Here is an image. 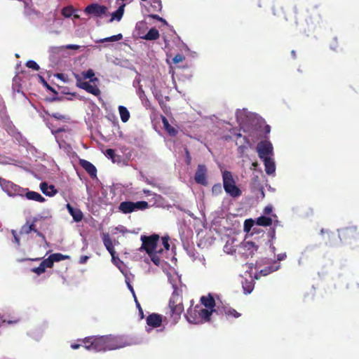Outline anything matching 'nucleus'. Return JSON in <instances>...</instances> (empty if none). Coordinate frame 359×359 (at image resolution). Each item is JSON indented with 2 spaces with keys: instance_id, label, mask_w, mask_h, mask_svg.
I'll use <instances>...</instances> for the list:
<instances>
[{
  "instance_id": "nucleus-1",
  "label": "nucleus",
  "mask_w": 359,
  "mask_h": 359,
  "mask_svg": "<svg viewBox=\"0 0 359 359\" xmlns=\"http://www.w3.org/2000/svg\"><path fill=\"white\" fill-rule=\"evenodd\" d=\"M82 343L87 350L95 352L116 350L126 345L121 337L112 335L88 337L82 340Z\"/></svg>"
},
{
  "instance_id": "nucleus-2",
  "label": "nucleus",
  "mask_w": 359,
  "mask_h": 359,
  "mask_svg": "<svg viewBox=\"0 0 359 359\" xmlns=\"http://www.w3.org/2000/svg\"><path fill=\"white\" fill-rule=\"evenodd\" d=\"M174 290L170 298L168 306L170 309V318L174 323H177L180 320L182 313L184 312V305L182 299V290L173 285Z\"/></svg>"
},
{
  "instance_id": "nucleus-3",
  "label": "nucleus",
  "mask_w": 359,
  "mask_h": 359,
  "mask_svg": "<svg viewBox=\"0 0 359 359\" xmlns=\"http://www.w3.org/2000/svg\"><path fill=\"white\" fill-rule=\"evenodd\" d=\"M222 180L223 187L226 194L233 198H236L241 195V191L236 185V182L231 172L227 170L224 171L222 172Z\"/></svg>"
},
{
  "instance_id": "nucleus-4",
  "label": "nucleus",
  "mask_w": 359,
  "mask_h": 359,
  "mask_svg": "<svg viewBox=\"0 0 359 359\" xmlns=\"http://www.w3.org/2000/svg\"><path fill=\"white\" fill-rule=\"evenodd\" d=\"M149 208L147 201H140L137 202L123 201L118 205V210L123 214H129L138 210H144Z\"/></svg>"
},
{
  "instance_id": "nucleus-5",
  "label": "nucleus",
  "mask_w": 359,
  "mask_h": 359,
  "mask_svg": "<svg viewBox=\"0 0 359 359\" xmlns=\"http://www.w3.org/2000/svg\"><path fill=\"white\" fill-rule=\"evenodd\" d=\"M159 238L158 234H153L149 236H142V245L141 248L144 249L149 255H151L153 252H161L162 249L157 250V243Z\"/></svg>"
},
{
  "instance_id": "nucleus-6",
  "label": "nucleus",
  "mask_w": 359,
  "mask_h": 359,
  "mask_svg": "<svg viewBox=\"0 0 359 359\" xmlns=\"http://www.w3.org/2000/svg\"><path fill=\"white\" fill-rule=\"evenodd\" d=\"M0 186L2 189L11 196H20L22 192L24 191L22 187L1 177H0Z\"/></svg>"
},
{
  "instance_id": "nucleus-7",
  "label": "nucleus",
  "mask_w": 359,
  "mask_h": 359,
  "mask_svg": "<svg viewBox=\"0 0 359 359\" xmlns=\"http://www.w3.org/2000/svg\"><path fill=\"white\" fill-rule=\"evenodd\" d=\"M341 241L348 242L359 237V229L355 226L342 228L338 231Z\"/></svg>"
},
{
  "instance_id": "nucleus-8",
  "label": "nucleus",
  "mask_w": 359,
  "mask_h": 359,
  "mask_svg": "<svg viewBox=\"0 0 359 359\" xmlns=\"http://www.w3.org/2000/svg\"><path fill=\"white\" fill-rule=\"evenodd\" d=\"M74 76L76 79L78 88L83 89L95 96H99L101 94L100 88L96 85H91L89 82L83 81L81 77L78 74L74 73Z\"/></svg>"
},
{
  "instance_id": "nucleus-9",
  "label": "nucleus",
  "mask_w": 359,
  "mask_h": 359,
  "mask_svg": "<svg viewBox=\"0 0 359 359\" xmlns=\"http://www.w3.org/2000/svg\"><path fill=\"white\" fill-rule=\"evenodd\" d=\"M273 147L269 142H261L257 145V152L261 159H266L271 158L270 155L272 154Z\"/></svg>"
},
{
  "instance_id": "nucleus-10",
  "label": "nucleus",
  "mask_w": 359,
  "mask_h": 359,
  "mask_svg": "<svg viewBox=\"0 0 359 359\" xmlns=\"http://www.w3.org/2000/svg\"><path fill=\"white\" fill-rule=\"evenodd\" d=\"M207 172L206 166L203 164H199L194 175L196 182L198 184L206 186L208 184Z\"/></svg>"
},
{
  "instance_id": "nucleus-11",
  "label": "nucleus",
  "mask_w": 359,
  "mask_h": 359,
  "mask_svg": "<svg viewBox=\"0 0 359 359\" xmlns=\"http://www.w3.org/2000/svg\"><path fill=\"white\" fill-rule=\"evenodd\" d=\"M107 8L105 6L100 5L98 4H92L86 7L84 11L87 14L93 15L96 17H101L105 15Z\"/></svg>"
},
{
  "instance_id": "nucleus-12",
  "label": "nucleus",
  "mask_w": 359,
  "mask_h": 359,
  "mask_svg": "<svg viewBox=\"0 0 359 359\" xmlns=\"http://www.w3.org/2000/svg\"><path fill=\"white\" fill-rule=\"evenodd\" d=\"M198 310L199 309H197V305L194 306L193 304H191L184 315L188 322L193 324L201 323V317L199 315V311Z\"/></svg>"
},
{
  "instance_id": "nucleus-13",
  "label": "nucleus",
  "mask_w": 359,
  "mask_h": 359,
  "mask_svg": "<svg viewBox=\"0 0 359 359\" xmlns=\"http://www.w3.org/2000/svg\"><path fill=\"white\" fill-rule=\"evenodd\" d=\"M241 248L243 255L246 257H252L258 250V246L252 241H245Z\"/></svg>"
},
{
  "instance_id": "nucleus-14",
  "label": "nucleus",
  "mask_w": 359,
  "mask_h": 359,
  "mask_svg": "<svg viewBox=\"0 0 359 359\" xmlns=\"http://www.w3.org/2000/svg\"><path fill=\"white\" fill-rule=\"evenodd\" d=\"M22 190L24 191L22 192V195L20 196H25L27 199L31 200V201H35L40 203H43L46 199L44 197H43L39 193L34 191H29L28 189L22 188Z\"/></svg>"
},
{
  "instance_id": "nucleus-15",
  "label": "nucleus",
  "mask_w": 359,
  "mask_h": 359,
  "mask_svg": "<svg viewBox=\"0 0 359 359\" xmlns=\"http://www.w3.org/2000/svg\"><path fill=\"white\" fill-rule=\"evenodd\" d=\"M147 324L152 327H158L162 324V316L158 313H151L147 318Z\"/></svg>"
},
{
  "instance_id": "nucleus-16",
  "label": "nucleus",
  "mask_w": 359,
  "mask_h": 359,
  "mask_svg": "<svg viewBox=\"0 0 359 359\" xmlns=\"http://www.w3.org/2000/svg\"><path fill=\"white\" fill-rule=\"evenodd\" d=\"M66 208L76 222H79L83 219V214L79 208H73L69 203L66 205Z\"/></svg>"
},
{
  "instance_id": "nucleus-17",
  "label": "nucleus",
  "mask_w": 359,
  "mask_h": 359,
  "mask_svg": "<svg viewBox=\"0 0 359 359\" xmlns=\"http://www.w3.org/2000/svg\"><path fill=\"white\" fill-rule=\"evenodd\" d=\"M201 305L204 306L205 308L213 311V312H217V311L214 309L215 306V301L214 297L209 294L207 296H202L201 297Z\"/></svg>"
},
{
  "instance_id": "nucleus-18",
  "label": "nucleus",
  "mask_w": 359,
  "mask_h": 359,
  "mask_svg": "<svg viewBox=\"0 0 359 359\" xmlns=\"http://www.w3.org/2000/svg\"><path fill=\"white\" fill-rule=\"evenodd\" d=\"M80 165L92 177L96 176L97 169L93 163L83 159L80 161Z\"/></svg>"
},
{
  "instance_id": "nucleus-19",
  "label": "nucleus",
  "mask_w": 359,
  "mask_h": 359,
  "mask_svg": "<svg viewBox=\"0 0 359 359\" xmlns=\"http://www.w3.org/2000/svg\"><path fill=\"white\" fill-rule=\"evenodd\" d=\"M40 189L43 194L48 196H53L57 192L53 185H48L46 182H43L40 184Z\"/></svg>"
},
{
  "instance_id": "nucleus-20",
  "label": "nucleus",
  "mask_w": 359,
  "mask_h": 359,
  "mask_svg": "<svg viewBox=\"0 0 359 359\" xmlns=\"http://www.w3.org/2000/svg\"><path fill=\"white\" fill-rule=\"evenodd\" d=\"M103 243L110 253L112 257V259H114V255L116 253L115 250L114 248L112 241L108 233H104L102 237Z\"/></svg>"
},
{
  "instance_id": "nucleus-21",
  "label": "nucleus",
  "mask_w": 359,
  "mask_h": 359,
  "mask_svg": "<svg viewBox=\"0 0 359 359\" xmlns=\"http://www.w3.org/2000/svg\"><path fill=\"white\" fill-rule=\"evenodd\" d=\"M197 309L199 310V315L201 317V323L203 321H210V316L213 313V311H211L207 308H203L201 304H197Z\"/></svg>"
},
{
  "instance_id": "nucleus-22",
  "label": "nucleus",
  "mask_w": 359,
  "mask_h": 359,
  "mask_svg": "<svg viewBox=\"0 0 359 359\" xmlns=\"http://www.w3.org/2000/svg\"><path fill=\"white\" fill-rule=\"evenodd\" d=\"M264 166H265V171L266 174L268 175H272L276 171V166L274 161L271 158L263 159Z\"/></svg>"
},
{
  "instance_id": "nucleus-23",
  "label": "nucleus",
  "mask_w": 359,
  "mask_h": 359,
  "mask_svg": "<svg viewBox=\"0 0 359 359\" xmlns=\"http://www.w3.org/2000/svg\"><path fill=\"white\" fill-rule=\"evenodd\" d=\"M162 122L163 127L167 133L172 137H175L177 135L178 131L173 126H170L168 119L165 117H163Z\"/></svg>"
},
{
  "instance_id": "nucleus-24",
  "label": "nucleus",
  "mask_w": 359,
  "mask_h": 359,
  "mask_svg": "<svg viewBox=\"0 0 359 359\" xmlns=\"http://www.w3.org/2000/svg\"><path fill=\"white\" fill-rule=\"evenodd\" d=\"M125 4L121 5L118 9L112 13L111 18L109 20V22H113L114 20L120 21L124 13Z\"/></svg>"
},
{
  "instance_id": "nucleus-25",
  "label": "nucleus",
  "mask_w": 359,
  "mask_h": 359,
  "mask_svg": "<svg viewBox=\"0 0 359 359\" xmlns=\"http://www.w3.org/2000/svg\"><path fill=\"white\" fill-rule=\"evenodd\" d=\"M159 32L154 27L150 29L148 32L142 38L147 41L156 40L159 38Z\"/></svg>"
},
{
  "instance_id": "nucleus-26",
  "label": "nucleus",
  "mask_w": 359,
  "mask_h": 359,
  "mask_svg": "<svg viewBox=\"0 0 359 359\" xmlns=\"http://www.w3.org/2000/svg\"><path fill=\"white\" fill-rule=\"evenodd\" d=\"M118 111L122 122H127L130 118V112L128 109L124 106H119Z\"/></svg>"
},
{
  "instance_id": "nucleus-27",
  "label": "nucleus",
  "mask_w": 359,
  "mask_h": 359,
  "mask_svg": "<svg viewBox=\"0 0 359 359\" xmlns=\"http://www.w3.org/2000/svg\"><path fill=\"white\" fill-rule=\"evenodd\" d=\"M257 224L262 226H269L272 224V219L266 216H261L257 219Z\"/></svg>"
},
{
  "instance_id": "nucleus-28",
  "label": "nucleus",
  "mask_w": 359,
  "mask_h": 359,
  "mask_svg": "<svg viewBox=\"0 0 359 359\" xmlns=\"http://www.w3.org/2000/svg\"><path fill=\"white\" fill-rule=\"evenodd\" d=\"M279 268H280V264H277L276 266H267V267H265V268L261 269L259 271V273L262 276H265L270 274L272 272L276 271L277 270L279 269Z\"/></svg>"
},
{
  "instance_id": "nucleus-29",
  "label": "nucleus",
  "mask_w": 359,
  "mask_h": 359,
  "mask_svg": "<svg viewBox=\"0 0 359 359\" xmlns=\"http://www.w3.org/2000/svg\"><path fill=\"white\" fill-rule=\"evenodd\" d=\"M104 154L108 158H110L113 163L118 162L121 158L120 156L115 154L114 150L112 149H107Z\"/></svg>"
},
{
  "instance_id": "nucleus-30",
  "label": "nucleus",
  "mask_w": 359,
  "mask_h": 359,
  "mask_svg": "<svg viewBox=\"0 0 359 359\" xmlns=\"http://www.w3.org/2000/svg\"><path fill=\"white\" fill-rule=\"evenodd\" d=\"M76 10L74 8V7L71 5L64 7L61 11V14L65 18H70L74 15V13H75Z\"/></svg>"
},
{
  "instance_id": "nucleus-31",
  "label": "nucleus",
  "mask_w": 359,
  "mask_h": 359,
  "mask_svg": "<svg viewBox=\"0 0 359 359\" xmlns=\"http://www.w3.org/2000/svg\"><path fill=\"white\" fill-rule=\"evenodd\" d=\"M123 39L122 34H118L116 35H114L109 37L104 38L97 41L98 43H104V42H114L120 41Z\"/></svg>"
},
{
  "instance_id": "nucleus-32",
  "label": "nucleus",
  "mask_w": 359,
  "mask_h": 359,
  "mask_svg": "<svg viewBox=\"0 0 359 359\" xmlns=\"http://www.w3.org/2000/svg\"><path fill=\"white\" fill-rule=\"evenodd\" d=\"M82 75L84 79H89L91 82H95L98 81V79L95 77V73L91 69H89L86 72H83Z\"/></svg>"
},
{
  "instance_id": "nucleus-33",
  "label": "nucleus",
  "mask_w": 359,
  "mask_h": 359,
  "mask_svg": "<svg viewBox=\"0 0 359 359\" xmlns=\"http://www.w3.org/2000/svg\"><path fill=\"white\" fill-rule=\"evenodd\" d=\"M51 259H52V261H53V263L54 264V262H60V261H62V260H65V259H69V255H62L61 253H54V254H52L50 255Z\"/></svg>"
},
{
  "instance_id": "nucleus-34",
  "label": "nucleus",
  "mask_w": 359,
  "mask_h": 359,
  "mask_svg": "<svg viewBox=\"0 0 359 359\" xmlns=\"http://www.w3.org/2000/svg\"><path fill=\"white\" fill-rule=\"evenodd\" d=\"M151 8L154 12H161L162 10V4L161 0H150Z\"/></svg>"
},
{
  "instance_id": "nucleus-35",
  "label": "nucleus",
  "mask_w": 359,
  "mask_h": 359,
  "mask_svg": "<svg viewBox=\"0 0 359 359\" xmlns=\"http://www.w3.org/2000/svg\"><path fill=\"white\" fill-rule=\"evenodd\" d=\"M224 311L225 315L228 317H233V318H237L241 316L240 313L236 311L233 308H224Z\"/></svg>"
},
{
  "instance_id": "nucleus-36",
  "label": "nucleus",
  "mask_w": 359,
  "mask_h": 359,
  "mask_svg": "<svg viewBox=\"0 0 359 359\" xmlns=\"http://www.w3.org/2000/svg\"><path fill=\"white\" fill-rule=\"evenodd\" d=\"M243 287L245 294H250L254 289V284L252 281H248L247 280L243 283Z\"/></svg>"
},
{
  "instance_id": "nucleus-37",
  "label": "nucleus",
  "mask_w": 359,
  "mask_h": 359,
  "mask_svg": "<svg viewBox=\"0 0 359 359\" xmlns=\"http://www.w3.org/2000/svg\"><path fill=\"white\" fill-rule=\"evenodd\" d=\"M41 266L46 270V268H52L53 266V263L50 256L48 258L45 259L41 262Z\"/></svg>"
},
{
  "instance_id": "nucleus-38",
  "label": "nucleus",
  "mask_w": 359,
  "mask_h": 359,
  "mask_svg": "<svg viewBox=\"0 0 359 359\" xmlns=\"http://www.w3.org/2000/svg\"><path fill=\"white\" fill-rule=\"evenodd\" d=\"M29 226V221H27L26 223L22 226L20 233V234H29L31 232V229Z\"/></svg>"
},
{
  "instance_id": "nucleus-39",
  "label": "nucleus",
  "mask_w": 359,
  "mask_h": 359,
  "mask_svg": "<svg viewBox=\"0 0 359 359\" xmlns=\"http://www.w3.org/2000/svg\"><path fill=\"white\" fill-rule=\"evenodd\" d=\"M26 66L36 71H38L40 68L39 65L34 60L27 61L26 63Z\"/></svg>"
},
{
  "instance_id": "nucleus-40",
  "label": "nucleus",
  "mask_w": 359,
  "mask_h": 359,
  "mask_svg": "<svg viewBox=\"0 0 359 359\" xmlns=\"http://www.w3.org/2000/svg\"><path fill=\"white\" fill-rule=\"evenodd\" d=\"M149 257L155 265L159 266L161 264V260L160 257L156 254V252H153L151 254V255H149Z\"/></svg>"
},
{
  "instance_id": "nucleus-41",
  "label": "nucleus",
  "mask_w": 359,
  "mask_h": 359,
  "mask_svg": "<svg viewBox=\"0 0 359 359\" xmlns=\"http://www.w3.org/2000/svg\"><path fill=\"white\" fill-rule=\"evenodd\" d=\"M184 59L185 57L183 55L178 53L172 58V62L174 64H177L182 62Z\"/></svg>"
},
{
  "instance_id": "nucleus-42",
  "label": "nucleus",
  "mask_w": 359,
  "mask_h": 359,
  "mask_svg": "<svg viewBox=\"0 0 359 359\" xmlns=\"http://www.w3.org/2000/svg\"><path fill=\"white\" fill-rule=\"evenodd\" d=\"M39 79L41 80V83L47 88V89L57 94V91L53 87L48 84V83L46 81L43 76H39Z\"/></svg>"
},
{
  "instance_id": "nucleus-43",
  "label": "nucleus",
  "mask_w": 359,
  "mask_h": 359,
  "mask_svg": "<svg viewBox=\"0 0 359 359\" xmlns=\"http://www.w3.org/2000/svg\"><path fill=\"white\" fill-rule=\"evenodd\" d=\"M45 271L46 270L43 269V266H41V264L38 267H34L31 269V271L36 273L37 275H41V273H44Z\"/></svg>"
},
{
  "instance_id": "nucleus-44",
  "label": "nucleus",
  "mask_w": 359,
  "mask_h": 359,
  "mask_svg": "<svg viewBox=\"0 0 359 359\" xmlns=\"http://www.w3.org/2000/svg\"><path fill=\"white\" fill-rule=\"evenodd\" d=\"M212 191L214 194H216L221 193L222 192L221 184H215L212 188Z\"/></svg>"
},
{
  "instance_id": "nucleus-45",
  "label": "nucleus",
  "mask_w": 359,
  "mask_h": 359,
  "mask_svg": "<svg viewBox=\"0 0 359 359\" xmlns=\"http://www.w3.org/2000/svg\"><path fill=\"white\" fill-rule=\"evenodd\" d=\"M162 243L165 248V250H168L170 249V244H169V238L164 236L162 238Z\"/></svg>"
},
{
  "instance_id": "nucleus-46",
  "label": "nucleus",
  "mask_w": 359,
  "mask_h": 359,
  "mask_svg": "<svg viewBox=\"0 0 359 359\" xmlns=\"http://www.w3.org/2000/svg\"><path fill=\"white\" fill-rule=\"evenodd\" d=\"M184 151H185V155H186V159H185L186 163L187 165H190L191 162V154H190V153H189V151L187 148H185Z\"/></svg>"
},
{
  "instance_id": "nucleus-47",
  "label": "nucleus",
  "mask_w": 359,
  "mask_h": 359,
  "mask_svg": "<svg viewBox=\"0 0 359 359\" xmlns=\"http://www.w3.org/2000/svg\"><path fill=\"white\" fill-rule=\"evenodd\" d=\"M253 221L252 219L245 220L244 224V229L245 231H250V228L252 226Z\"/></svg>"
},
{
  "instance_id": "nucleus-48",
  "label": "nucleus",
  "mask_w": 359,
  "mask_h": 359,
  "mask_svg": "<svg viewBox=\"0 0 359 359\" xmlns=\"http://www.w3.org/2000/svg\"><path fill=\"white\" fill-rule=\"evenodd\" d=\"M37 218L34 217L31 223L29 222V226H30L29 229H31V232L34 231V233L37 231L36 229L35 222L37 221Z\"/></svg>"
},
{
  "instance_id": "nucleus-49",
  "label": "nucleus",
  "mask_w": 359,
  "mask_h": 359,
  "mask_svg": "<svg viewBox=\"0 0 359 359\" xmlns=\"http://www.w3.org/2000/svg\"><path fill=\"white\" fill-rule=\"evenodd\" d=\"M51 116L55 118V119L57 120H62V119H65V117L64 115L61 114L59 112H55V113H53L51 114Z\"/></svg>"
},
{
  "instance_id": "nucleus-50",
  "label": "nucleus",
  "mask_w": 359,
  "mask_h": 359,
  "mask_svg": "<svg viewBox=\"0 0 359 359\" xmlns=\"http://www.w3.org/2000/svg\"><path fill=\"white\" fill-rule=\"evenodd\" d=\"M65 49L69 50H78L80 48V46L74 45V44H68L63 47Z\"/></svg>"
},
{
  "instance_id": "nucleus-51",
  "label": "nucleus",
  "mask_w": 359,
  "mask_h": 359,
  "mask_svg": "<svg viewBox=\"0 0 359 359\" xmlns=\"http://www.w3.org/2000/svg\"><path fill=\"white\" fill-rule=\"evenodd\" d=\"M286 257H287V255L285 252L280 253V254L277 255V260L279 262L285 259Z\"/></svg>"
},
{
  "instance_id": "nucleus-52",
  "label": "nucleus",
  "mask_w": 359,
  "mask_h": 359,
  "mask_svg": "<svg viewBox=\"0 0 359 359\" xmlns=\"http://www.w3.org/2000/svg\"><path fill=\"white\" fill-rule=\"evenodd\" d=\"M272 212V207L271 205L266 206L264 209V213L265 215H269Z\"/></svg>"
},
{
  "instance_id": "nucleus-53",
  "label": "nucleus",
  "mask_w": 359,
  "mask_h": 359,
  "mask_svg": "<svg viewBox=\"0 0 359 359\" xmlns=\"http://www.w3.org/2000/svg\"><path fill=\"white\" fill-rule=\"evenodd\" d=\"M88 259H89V257H88L86 255H83L79 259V263L80 264H85Z\"/></svg>"
},
{
  "instance_id": "nucleus-54",
  "label": "nucleus",
  "mask_w": 359,
  "mask_h": 359,
  "mask_svg": "<svg viewBox=\"0 0 359 359\" xmlns=\"http://www.w3.org/2000/svg\"><path fill=\"white\" fill-rule=\"evenodd\" d=\"M149 17L152 19L157 20L158 21L161 20V17H160L158 15H156V14H150V15H149Z\"/></svg>"
},
{
  "instance_id": "nucleus-55",
  "label": "nucleus",
  "mask_w": 359,
  "mask_h": 359,
  "mask_svg": "<svg viewBox=\"0 0 359 359\" xmlns=\"http://www.w3.org/2000/svg\"><path fill=\"white\" fill-rule=\"evenodd\" d=\"M264 133L265 135H267L270 133V126L269 125H266L264 128Z\"/></svg>"
},
{
  "instance_id": "nucleus-56",
  "label": "nucleus",
  "mask_w": 359,
  "mask_h": 359,
  "mask_svg": "<svg viewBox=\"0 0 359 359\" xmlns=\"http://www.w3.org/2000/svg\"><path fill=\"white\" fill-rule=\"evenodd\" d=\"M35 233L38 236L41 237L43 240H46L45 236L41 232L37 230Z\"/></svg>"
},
{
  "instance_id": "nucleus-57",
  "label": "nucleus",
  "mask_w": 359,
  "mask_h": 359,
  "mask_svg": "<svg viewBox=\"0 0 359 359\" xmlns=\"http://www.w3.org/2000/svg\"><path fill=\"white\" fill-rule=\"evenodd\" d=\"M13 242L18 245H20V238L18 236H15V237H13Z\"/></svg>"
},
{
  "instance_id": "nucleus-58",
  "label": "nucleus",
  "mask_w": 359,
  "mask_h": 359,
  "mask_svg": "<svg viewBox=\"0 0 359 359\" xmlns=\"http://www.w3.org/2000/svg\"><path fill=\"white\" fill-rule=\"evenodd\" d=\"M81 346H82L81 344H72L71 345V348L72 349H77L79 348Z\"/></svg>"
},
{
  "instance_id": "nucleus-59",
  "label": "nucleus",
  "mask_w": 359,
  "mask_h": 359,
  "mask_svg": "<svg viewBox=\"0 0 359 359\" xmlns=\"http://www.w3.org/2000/svg\"><path fill=\"white\" fill-rule=\"evenodd\" d=\"M245 149H246V147L241 145V146H239L238 151L241 152H243Z\"/></svg>"
},
{
  "instance_id": "nucleus-60",
  "label": "nucleus",
  "mask_w": 359,
  "mask_h": 359,
  "mask_svg": "<svg viewBox=\"0 0 359 359\" xmlns=\"http://www.w3.org/2000/svg\"><path fill=\"white\" fill-rule=\"evenodd\" d=\"M128 284V287L129 288V290L133 292L134 293V290H133V287H132V285L129 283H127Z\"/></svg>"
},
{
  "instance_id": "nucleus-61",
  "label": "nucleus",
  "mask_w": 359,
  "mask_h": 359,
  "mask_svg": "<svg viewBox=\"0 0 359 359\" xmlns=\"http://www.w3.org/2000/svg\"><path fill=\"white\" fill-rule=\"evenodd\" d=\"M161 20H159V22H163V23L164 25H168V22H167V21H166L165 19H163V18H161Z\"/></svg>"
},
{
  "instance_id": "nucleus-62",
  "label": "nucleus",
  "mask_w": 359,
  "mask_h": 359,
  "mask_svg": "<svg viewBox=\"0 0 359 359\" xmlns=\"http://www.w3.org/2000/svg\"><path fill=\"white\" fill-rule=\"evenodd\" d=\"M11 233L13 235V237H15V236H18L17 234V231L15 230H11Z\"/></svg>"
},
{
  "instance_id": "nucleus-63",
  "label": "nucleus",
  "mask_w": 359,
  "mask_h": 359,
  "mask_svg": "<svg viewBox=\"0 0 359 359\" xmlns=\"http://www.w3.org/2000/svg\"><path fill=\"white\" fill-rule=\"evenodd\" d=\"M74 17V19H79L80 18V15H77V14H75L74 13V15H72Z\"/></svg>"
},
{
  "instance_id": "nucleus-64",
  "label": "nucleus",
  "mask_w": 359,
  "mask_h": 359,
  "mask_svg": "<svg viewBox=\"0 0 359 359\" xmlns=\"http://www.w3.org/2000/svg\"><path fill=\"white\" fill-rule=\"evenodd\" d=\"M18 320H12V321H8V324H13V323H18Z\"/></svg>"
}]
</instances>
